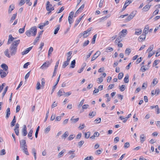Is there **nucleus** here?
Segmentation results:
<instances>
[{
  "label": "nucleus",
  "instance_id": "obj_1",
  "mask_svg": "<svg viewBox=\"0 0 160 160\" xmlns=\"http://www.w3.org/2000/svg\"><path fill=\"white\" fill-rule=\"evenodd\" d=\"M19 40L14 41L9 48V52L11 56L14 55L17 52V46L20 43Z\"/></svg>",
  "mask_w": 160,
  "mask_h": 160
},
{
  "label": "nucleus",
  "instance_id": "obj_2",
  "mask_svg": "<svg viewBox=\"0 0 160 160\" xmlns=\"http://www.w3.org/2000/svg\"><path fill=\"white\" fill-rule=\"evenodd\" d=\"M37 28L36 26H34L31 28L29 30L26 31L25 33L28 37L31 36V33H32V36H35L37 34Z\"/></svg>",
  "mask_w": 160,
  "mask_h": 160
},
{
  "label": "nucleus",
  "instance_id": "obj_3",
  "mask_svg": "<svg viewBox=\"0 0 160 160\" xmlns=\"http://www.w3.org/2000/svg\"><path fill=\"white\" fill-rule=\"evenodd\" d=\"M52 5L51 4L49 1H48L47 2V6L46 7V10L48 11L47 13L48 14H49L52 11L54 10V8L53 7H51L50 8H49V7H52Z\"/></svg>",
  "mask_w": 160,
  "mask_h": 160
},
{
  "label": "nucleus",
  "instance_id": "obj_4",
  "mask_svg": "<svg viewBox=\"0 0 160 160\" xmlns=\"http://www.w3.org/2000/svg\"><path fill=\"white\" fill-rule=\"evenodd\" d=\"M51 64V63L49 62H44L40 67V68L42 69H46Z\"/></svg>",
  "mask_w": 160,
  "mask_h": 160
},
{
  "label": "nucleus",
  "instance_id": "obj_5",
  "mask_svg": "<svg viewBox=\"0 0 160 160\" xmlns=\"http://www.w3.org/2000/svg\"><path fill=\"white\" fill-rule=\"evenodd\" d=\"M127 33V31L126 29H123L119 34L120 35L119 37L121 38L122 37H124L126 35Z\"/></svg>",
  "mask_w": 160,
  "mask_h": 160
},
{
  "label": "nucleus",
  "instance_id": "obj_6",
  "mask_svg": "<svg viewBox=\"0 0 160 160\" xmlns=\"http://www.w3.org/2000/svg\"><path fill=\"white\" fill-rule=\"evenodd\" d=\"M101 52L99 51H97L91 59V61H92L96 59L100 54Z\"/></svg>",
  "mask_w": 160,
  "mask_h": 160
},
{
  "label": "nucleus",
  "instance_id": "obj_7",
  "mask_svg": "<svg viewBox=\"0 0 160 160\" xmlns=\"http://www.w3.org/2000/svg\"><path fill=\"white\" fill-rule=\"evenodd\" d=\"M20 147L22 148L24 147H27L26 144V141L25 140H22L20 142Z\"/></svg>",
  "mask_w": 160,
  "mask_h": 160
},
{
  "label": "nucleus",
  "instance_id": "obj_8",
  "mask_svg": "<svg viewBox=\"0 0 160 160\" xmlns=\"http://www.w3.org/2000/svg\"><path fill=\"white\" fill-rule=\"evenodd\" d=\"M22 135L23 136H26L27 134V127L25 125L23 126V128L22 131Z\"/></svg>",
  "mask_w": 160,
  "mask_h": 160
},
{
  "label": "nucleus",
  "instance_id": "obj_9",
  "mask_svg": "<svg viewBox=\"0 0 160 160\" xmlns=\"http://www.w3.org/2000/svg\"><path fill=\"white\" fill-rule=\"evenodd\" d=\"M75 151V150H70L68 152V154H71V155L70 156V158L72 159L75 157V154L74 153Z\"/></svg>",
  "mask_w": 160,
  "mask_h": 160
},
{
  "label": "nucleus",
  "instance_id": "obj_10",
  "mask_svg": "<svg viewBox=\"0 0 160 160\" xmlns=\"http://www.w3.org/2000/svg\"><path fill=\"white\" fill-rule=\"evenodd\" d=\"M32 47H30L28 48H27L25 51L22 52V55H24L28 53L30 50L32 49Z\"/></svg>",
  "mask_w": 160,
  "mask_h": 160
},
{
  "label": "nucleus",
  "instance_id": "obj_11",
  "mask_svg": "<svg viewBox=\"0 0 160 160\" xmlns=\"http://www.w3.org/2000/svg\"><path fill=\"white\" fill-rule=\"evenodd\" d=\"M21 148L22 150L25 154L27 155H29V153L28 151L27 146L23 147Z\"/></svg>",
  "mask_w": 160,
  "mask_h": 160
},
{
  "label": "nucleus",
  "instance_id": "obj_12",
  "mask_svg": "<svg viewBox=\"0 0 160 160\" xmlns=\"http://www.w3.org/2000/svg\"><path fill=\"white\" fill-rule=\"evenodd\" d=\"M85 15V14H84L79 19H77L75 22V23L74 26V28H75L77 27V26L78 25V24L80 22L81 20L82 17H83V16Z\"/></svg>",
  "mask_w": 160,
  "mask_h": 160
},
{
  "label": "nucleus",
  "instance_id": "obj_13",
  "mask_svg": "<svg viewBox=\"0 0 160 160\" xmlns=\"http://www.w3.org/2000/svg\"><path fill=\"white\" fill-rule=\"evenodd\" d=\"M150 108L151 109H153L154 108L155 109V110L157 112V114H159V107L158 106V105H156L155 106H152L150 107Z\"/></svg>",
  "mask_w": 160,
  "mask_h": 160
},
{
  "label": "nucleus",
  "instance_id": "obj_14",
  "mask_svg": "<svg viewBox=\"0 0 160 160\" xmlns=\"http://www.w3.org/2000/svg\"><path fill=\"white\" fill-rule=\"evenodd\" d=\"M142 30L140 28L136 29H135V34L137 35H139L141 34Z\"/></svg>",
  "mask_w": 160,
  "mask_h": 160
},
{
  "label": "nucleus",
  "instance_id": "obj_15",
  "mask_svg": "<svg viewBox=\"0 0 160 160\" xmlns=\"http://www.w3.org/2000/svg\"><path fill=\"white\" fill-rule=\"evenodd\" d=\"M87 34L88 33H87V32L85 31L83 32V33H80L79 36L80 38H81L82 36H83V38H87L88 36V35H87Z\"/></svg>",
  "mask_w": 160,
  "mask_h": 160
},
{
  "label": "nucleus",
  "instance_id": "obj_16",
  "mask_svg": "<svg viewBox=\"0 0 160 160\" xmlns=\"http://www.w3.org/2000/svg\"><path fill=\"white\" fill-rule=\"evenodd\" d=\"M149 29V28L148 26L147 25L146 26L144 29L142 33L146 35L148 32Z\"/></svg>",
  "mask_w": 160,
  "mask_h": 160
},
{
  "label": "nucleus",
  "instance_id": "obj_17",
  "mask_svg": "<svg viewBox=\"0 0 160 160\" xmlns=\"http://www.w3.org/2000/svg\"><path fill=\"white\" fill-rule=\"evenodd\" d=\"M1 67L2 68H3V69L5 71H7L8 69V66L5 63H3L1 65Z\"/></svg>",
  "mask_w": 160,
  "mask_h": 160
},
{
  "label": "nucleus",
  "instance_id": "obj_18",
  "mask_svg": "<svg viewBox=\"0 0 160 160\" xmlns=\"http://www.w3.org/2000/svg\"><path fill=\"white\" fill-rule=\"evenodd\" d=\"M16 122V117L14 116V117L13 118L11 122V127H12L14 126L15 125V124Z\"/></svg>",
  "mask_w": 160,
  "mask_h": 160
},
{
  "label": "nucleus",
  "instance_id": "obj_19",
  "mask_svg": "<svg viewBox=\"0 0 160 160\" xmlns=\"http://www.w3.org/2000/svg\"><path fill=\"white\" fill-rule=\"evenodd\" d=\"M10 114V109L9 108H8L6 110V118H8Z\"/></svg>",
  "mask_w": 160,
  "mask_h": 160
},
{
  "label": "nucleus",
  "instance_id": "obj_20",
  "mask_svg": "<svg viewBox=\"0 0 160 160\" xmlns=\"http://www.w3.org/2000/svg\"><path fill=\"white\" fill-rule=\"evenodd\" d=\"M145 137H144V134H142L141 135L140 137V140L142 143H143L145 140Z\"/></svg>",
  "mask_w": 160,
  "mask_h": 160
},
{
  "label": "nucleus",
  "instance_id": "obj_21",
  "mask_svg": "<svg viewBox=\"0 0 160 160\" xmlns=\"http://www.w3.org/2000/svg\"><path fill=\"white\" fill-rule=\"evenodd\" d=\"M74 117V116L72 117L71 118L70 120L72 121V122L75 123L79 120V118H73Z\"/></svg>",
  "mask_w": 160,
  "mask_h": 160
},
{
  "label": "nucleus",
  "instance_id": "obj_22",
  "mask_svg": "<svg viewBox=\"0 0 160 160\" xmlns=\"http://www.w3.org/2000/svg\"><path fill=\"white\" fill-rule=\"evenodd\" d=\"M57 26V27L55 29L54 32V34L55 35L56 34L58 33V32L60 29V25H58Z\"/></svg>",
  "mask_w": 160,
  "mask_h": 160
},
{
  "label": "nucleus",
  "instance_id": "obj_23",
  "mask_svg": "<svg viewBox=\"0 0 160 160\" xmlns=\"http://www.w3.org/2000/svg\"><path fill=\"white\" fill-rule=\"evenodd\" d=\"M129 76L128 74H126L124 79V81L126 83H128L129 82Z\"/></svg>",
  "mask_w": 160,
  "mask_h": 160
},
{
  "label": "nucleus",
  "instance_id": "obj_24",
  "mask_svg": "<svg viewBox=\"0 0 160 160\" xmlns=\"http://www.w3.org/2000/svg\"><path fill=\"white\" fill-rule=\"evenodd\" d=\"M66 152V150L63 149L61 152H59L58 154V157L59 158L62 157L63 155V153Z\"/></svg>",
  "mask_w": 160,
  "mask_h": 160
},
{
  "label": "nucleus",
  "instance_id": "obj_25",
  "mask_svg": "<svg viewBox=\"0 0 160 160\" xmlns=\"http://www.w3.org/2000/svg\"><path fill=\"white\" fill-rule=\"evenodd\" d=\"M150 7V6L147 5L145 6L143 8L142 10L144 11H146L149 10Z\"/></svg>",
  "mask_w": 160,
  "mask_h": 160
},
{
  "label": "nucleus",
  "instance_id": "obj_26",
  "mask_svg": "<svg viewBox=\"0 0 160 160\" xmlns=\"http://www.w3.org/2000/svg\"><path fill=\"white\" fill-rule=\"evenodd\" d=\"M26 24L22 28H21L19 29L18 32L20 33H22L24 32L25 31V28L26 26Z\"/></svg>",
  "mask_w": 160,
  "mask_h": 160
},
{
  "label": "nucleus",
  "instance_id": "obj_27",
  "mask_svg": "<svg viewBox=\"0 0 160 160\" xmlns=\"http://www.w3.org/2000/svg\"><path fill=\"white\" fill-rule=\"evenodd\" d=\"M76 63V61L75 60H73L72 61L71 63V68H73L75 67Z\"/></svg>",
  "mask_w": 160,
  "mask_h": 160
},
{
  "label": "nucleus",
  "instance_id": "obj_28",
  "mask_svg": "<svg viewBox=\"0 0 160 160\" xmlns=\"http://www.w3.org/2000/svg\"><path fill=\"white\" fill-rule=\"evenodd\" d=\"M14 7L12 5H10L9 6V8L8 10V12L10 13L12 11L14 8Z\"/></svg>",
  "mask_w": 160,
  "mask_h": 160
},
{
  "label": "nucleus",
  "instance_id": "obj_29",
  "mask_svg": "<svg viewBox=\"0 0 160 160\" xmlns=\"http://www.w3.org/2000/svg\"><path fill=\"white\" fill-rule=\"evenodd\" d=\"M4 54L8 58H10V56L9 53V50L8 49H6L4 52Z\"/></svg>",
  "mask_w": 160,
  "mask_h": 160
},
{
  "label": "nucleus",
  "instance_id": "obj_30",
  "mask_svg": "<svg viewBox=\"0 0 160 160\" xmlns=\"http://www.w3.org/2000/svg\"><path fill=\"white\" fill-rule=\"evenodd\" d=\"M153 48V45H152L149 46V47L147 50L146 52H150L152 50Z\"/></svg>",
  "mask_w": 160,
  "mask_h": 160
},
{
  "label": "nucleus",
  "instance_id": "obj_31",
  "mask_svg": "<svg viewBox=\"0 0 160 160\" xmlns=\"http://www.w3.org/2000/svg\"><path fill=\"white\" fill-rule=\"evenodd\" d=\"M63 92H64V91L62 89L59 90L58 93V95L59 97L63 95Z\"/></svg>",
  "mask_w": 160,
  "mask_h": 160
},
{
  "label": "nucleus",
  "instance_id": "obj_32",
  "mask_svg": "<svg viewBox=\"0 0 160 160\" xmlns=\"http://www.w3.org/2000/svg\"><path fill=\"white\" fill-rule=\"evenodd\" d=\"M158 82V80L157 78H155L153 79L152 84H153V86H154Z\"/></svg>",
  "mask_w": 160,
  "mask_h": 160
},
{
  "label": "nucleus",
  "instance_id": "obj_33",
  "mask_svg": "<svg viewBox=\"0 0 160 160\" xmlns=\"http://www.w3.org/2000/svg\"><path fill=\"white\" fill-rule=\"evenodd\" d=\"M68 132L67 131H66L65 132V133L63 134L62 137V138H63L64 139H65L68 136Z\"/></svg>",
  "mask_w": 160,
  "mask_h": 160
},
{
  "label": "nucleus",
  "instance_id": "obj_34",
  "mask_svg": "<svg viewBox=\"0 0 160 160\" xmlns=\"http://www.w3.org/2000/svg\"><path fill=\"white\" fill-rule=\"evenodd\" d=\"M69 62L66 61L64 62L63 64L62 65V67L63 68H65L66 66H67L69 64Z\"/></svg>",
  "mask_w": 160,
  "mask_h": 160
},
{
  "label": "nucleus",
  "instance_id": "obj_35",
  "mask_svg": "<svg viewBox=\"0 0 160 160\" xmlns=\"http://www.w3.org/2000/svg\"><path fill=\"white\" fill-rule=\"evenodd\" d=\"M16 16H17V14L16 13L15 14H13L11 18V19L10 20V23H12L13 22V21L16 18Z\"/></svg>",
  "mask_w": 160,
  "mask_h": 160
},
{
  "label": "nucleus",
  "instance_id": "obj_36",
  "mask_svg": "<svg viewBox=\"0 0 160 160\" xmlns=\"http://www.w3.org/2000/svg\"><path fill=\"white\" fill-rule=\"evenodd\" d=\"M40 127L39 126H38L36 129L35 133V137L36 138H37L38 137V132L39 131Z\"/></svg>",
  "mask_w": 160,
  "mask_h": 160
},
{
  "label": "nucleus",
  "instance_id": "obj_37",
  "mask_svg": "<svg viewBox=\"0 0 160 160\" xmlns=\"http://www.w3.org/2000/svg\"><path fill=\"white\" fill-rule=\"evenodd\" d=\"M0 74L2 78L5 77L7 75V73L5 72H0Z\"/></svg>",
  "mask_w": 160,
  "mask_h": 160
},
{
  "label": "nucleus",
  "instance_id": "obj_38",
  "mask_svg": "<svg viewBox=\"0 0 160 160\" xmlns=\"http://www.w3.org/2000/svg\"><path fill=\"white\" fill-rule=\"evenodd\" d=\"M96 112H95L92 111V112H90L89 114V116L91 117L92 118L94 117L96 115Z\"/></svg>",
  "mask_w": 160,
  "mask_h": 160
},
{
  "label": "nucleus",
  "instance_id": "obj_39",
  "mask_svg": "<svg viewBox=\"0 0 160 160\" xmlns=\"http://www.w3.org/2000/svg\"><path fill=\"white\" fill-rule=\"evenodd\" d=\"M125 85H122L121 86H119V89L120 90L122 91H123L125 90Z\"/></svg>",
  "mask_w": 160,
  "mask_h": 160
},
{
  "label": "nucleus",
  "instance_id": "obj_40",
  "mask_svg": "<svg viewBox=\"0 0 160 160\" xmlns=\"http://www.w3.org/2000/svg\"><path fill=\"white\" fill-rule=\"evenodd\" d=\"M90 135V132H87L85 133V138H88Z\"/></svg>",
  "mask_w": 160,
  "mask_h": 160
},
{
  "label": "nucleus",
  "instance_id": "obj_41",
  "mask_svg": "<svg viewBox=\"0 0 160 160\" xmlns=\"http://www.w3.org/2000/svg\"><path fill=\"white\" fill-rule=\"evenodd\" d=\"M146 35L142 33V35L139 37V38L140 39H141L142 40H144L146 38Z\"/></svg>",
  "mask_w": 160,
  "mask_h": 160
},
{
  "label": "nucleus",
  "instance_id": "obj_42",
  "mask_svg": "<svg viewBox=\"0 0 160 160\" xmlns=\"http://www.w3.org/2000/svg\"><path fill=\"white\" fill-rule=\"evenodd\" d=\"M8 86H7L5 87V88L4 90V91L3 92V93L2 94V98H3L6 92H7L8 89Z\"/></svg>",
  "mask_w": 160,
  "mask_h": 160
},
{
  "label": "nucleus",
  "instance_id": "obj_43",
  "mask_svg": "<svg viewBox=\"0 0 160 160\" xmlns=\"http://www.w3.org/2000/svg\"><path fill=\"white\" fill-rule=\"evenodd\" d=\"M122 41L121 39V38L120 37V38H117L115 41V43L116 44H118V43H119L120 42Z\"/></svg>",
  "mask_w": 160,
  "mask_h": 160
},
{
  "label": "nucleus",
  "instance_id": "obj_44",
  "mask_svg": "<svg viewBox=\"0 0 160 160\" xmlns=\"http://www.w3.org/2000/svg\"><path fill=\"white\" fill-rule=\"evenodd\" d=\"M97 34H96L94 35L93 38L92 39V44H94L95 43V40H96V38L97 37Z\"/></svg>",
  "mask_w": 160,
  "mask_h": 160
},
{
  "label": "nucleus",
  "instance_id": "obj_45",
  "mask_svg": "<svg viewBox=\"0 0 160 160\" xmlns=\"http://www.w3.org/2000/svg\"><path fill=\"white\" fill-rule=\"evenodd\" d=\"M131 52V50L129 48H127L126 49L125 53L126 54L129 55Z\"/></svg>",
  "mask_w": 160,
  "mask_h": 160
},
{
  "label": "nucleus",
  "instance_id": "obj_46",
  "mask_svg": "<svg viewBox=\"0 0 160 160\" xmlns=\"http://www.w3.org/2000/svg\"><path fill=\"white\" fill-rule=\"evenodd\" d=\"M123 76V74L122 72L120 73L118 75V78L119 79H121Z\"/></svg>",
  "mask_w": 160,
  "mask_h": 160
},
{
  "label": "nucleus",
  "instance_id": "obj_47",
  "mask_svg": "<svg viewBox=\"0 0 160 160\" xmlns=\"http://www.w3.org/2000/svg\"><path fill=\"white\" fill-rule=\"evenodd\" d=\"M89 43V40H87L84 42L82 46L83 47H85V46L88 45Z\"/></svg>",
  "mask_w": 160,
  "mask_h": 160
},
{
  "label": "nucleus",
  "instance_id": "obj_48",
  "mask_svg": "<svg viewBox=\"0 0 160 160\" xmlns=\"http://www.w3.org/2000/svg\"><path fill=\"white\" fill-rule=\"evenodd\" d=\"M50 126H49L47 128L44 130V132L46 133H48L50 130Z\"/></svg>",
  "mask_w": 160,
  "mask_h": 160
},
{
  "label": "nucleus",
  "instance_id": "obj_49",
  "mask_svg": "<svg viewBox=\"0 0 160 160\" xmlns=\"http://www.w3.org/2000/svg\"><path fill=\"white\" fill-rule=\"evenodd\" d=\"M75 137V135L74 134L70 135L68 138V139L69 140H72Z\"/></svg>",
  "mask_w": 160,
  "mask_h": 160
},
{
  "label": "nucleus",
  "instance_id": "obj_50",
  "mask_svg": "<svg viewBox=\"0 0 160 160\" xmlns=\"http://www.w3.org/2000/svg\"><path fill=\"white\" fill-rule=\"evenodd\" d=\"M130 146V144L128 142H127L125 143L124 145V147L125 148H128Z\"/></svg>",
  "mask_w": 160,
  "mask_h": 160
},
{
  "label": "nucleus",
  "instance_id": "obj_51",
  "mask_svg": "<svg viewBox=\"0 0 160 160\" xmlns=\"http://www.w3.org/2000/svg\"><path fill=\"white\" fill-rule=\"evenodd\" d=\"M84 99H82V101L80 102L79 104L78 105V107L79 108L82 106L84 103Z\"/></svg>",
  "mask_w": 160,
  "mask_h": 160
},
{
  "label": "nucleus",
  "instance_id": "obj_52",
  "mask_svg": "<svg viewBox=\"0 0 160 160\" xmlns=\"http://www.w3.org/2000/svg\"><path fill=\"white\" fill-rule=\"evenodd\" d=\"M6 154L5 150L3 149L1 150L0 155H4Z\"/></svg>",
  "mask_w": 160,
  "mask_h": 160
},
{
  "label": "nucleus",
  "instance_id": "obj_53",
  "mask_svg": "<svg viewBox=\"0 0 160 160\" xmlns=\"http://www.w3.org/2000/svg\"><path fill=\"white\" fill-rule=\"evenodd\" d=\"M133 18L132 17H131L130 15H129L128 17V18H126V19H125V21H126V22H128V21H129L130 20H131Z\"/></svg>",
  "mask_w": 160,
  "mask_h": 160
},
{
  "label": "nucleus",
  "instance_id": "obj_54",
  "mask_svg": "<svg viewBox=\"0 0 160 160\" xmlns=\"http://www.w3.org/2000/svg\"><path fill=\"white\" fill-rule=\"evenodd\" d=\"M26 0H21L19 3V5L21 6L23 5L25 2Z\"/></svg>",
  "mask_w": 160,
  "mask_h": 160
},
{
  "label": "nucleus",
  "instance_id": "obj_55",
  "mask_svg": "<svg viewBox=\"0 0 160 160\" xmlns=\"http://www.w3.org/2000/svg\"><path fill=\"white\" fill-rule=\"evenodd\" d=\"M159 11V10L158 9L156 10H155L152 14V15L153 16H154L156 15L158 12Z\"/></svg>",
  "mask_w": 160,
  "mask_h": 160
},
{
  "label": "nucleus",
  "instance_id": "obj_56",
  "mask_svg": "<svg viewBox=\"0 0 160 160\" xmlns=\"http://www.w3.org/2000/svg\"><path fill=\"white\" fill-rule=\"evenodd\" d=\"M30 64L29 62H27L24 65L23 67L24 68H28V66Z\"/></svg>",
  "mask_w": 160,
  "mask_h": 160
},
{
  "label": "nucleus",
  "instance_id": "obj_57",
  "mask_svg": "<svg viewBox=\"0 0 160 160\" xmlns=\"http://www.w3.org/2000/svg\"><path fill=\"white\" fill-rule=\"evenodd\" d=\"M63 93L65 96H68L71 94V92H67L65 93L64 92H63Z\"/></svg>",
  "mask_w": 160,
  "mask_h": 160
},
{
  "label": "nucleus",
  "instance_id": "obj_58",
  "mask_svg": "<svg viewBox=\"0 0 160 160\" xmlns=\"http://www.w3.org/2000/svg\"><path fill=\"white\" fill-rule=\"evenodd\" d=\"M14 39V38H13L11 35H9V36L8 41H12Z\"/></svg>",
  "mask_w": 160,
  "mask_h": 160
},
{
  "label": "nucleus",
  "instance_id": "obj_59",
  "mask_svg": "<svg viewBox=\"0 0 160 160\" xmlns=\"http://www.w3.org/2000/svg\"><path fill=\"white\" fill-rule=\"evenodd\" d=\"M101 121V118H98L95 120V122L97 123H99Z\"/></svg>",
  "mask_w": 160,
  "mask_h": 160
},
{
  "label": "nucleus",
  "instance_id": "obj_60",
  "mask_svg": "<svg viewBox=\"0 0 160 160\" xmlns=\"http://www.w3.org/2000/svg\"><path fill=\"white\" fill-rule=\"evenodd\" d=\"M64 10V8H63V7H61V8L60 9L59 11H57L56 12L57 13H60L61 12H62Z\"/></svg>",
  "mask_w": 160,
  "mask_h": 160
},
{
  "label": "nucleus",
  "instance_id": "obj_61",
  "mask_svg": "<svg viewBox=\"0 0 160 160\" xmlns=\"http://www.w3.org/2000/svg\"><path fill=\"white\" fill-rule=\"evenodd\" d=\"M59 60H58L56 63V65L54 69H57L58 67V65L59 64Z\"/></svg>",
  "mask_w": 160,
  "mask_h": 160
},
{
  "label": "nucleus",
  "instance_id": "obj_62",
  "mask_svg": "<svg viewBox=\"0 0 160 160\" xmlns=\"http://www.w3.org/2000/svg\"><path fill=\"white\" fill-rule=\"evenodd\" d=\"M89 106L88 104H84L82 106V109H86L88 108Z\"/></svg>",
  "mask_w": 160,
  "mask_h": 160
},
{
  "label": "nucleus",
  "instance_id": "obj_63",
  "mask_svg": "<svg viewBox=\"0 0 160 160\" xmlns=\"http://www.w3.org/2000/svg\"><path fill=\"white\" fill-rule=\"evenodd\" d=\"M84 143V142L83 141H81L78 142V145L80 147H81L82 146V145Z\"/></svg>",
  "mask_w": 160,
  "mask_h": 160
},
{
  "label": "nucleus",
  "instance_id": "obj_64",
  "mask_svg": "<svg viewBox=\"0 0 160 160\" xmlns=\"http://www.w3.org/2000/svg\"><path fill=\"white\" fill-rule=\"evenodd\" d=\"M93 158L91 156L89 157H87L85 158L84 160H91V159H92Z\"/></svg>",
  "mask_w": 160,
  "mask_h": 160
}]
</instances>
